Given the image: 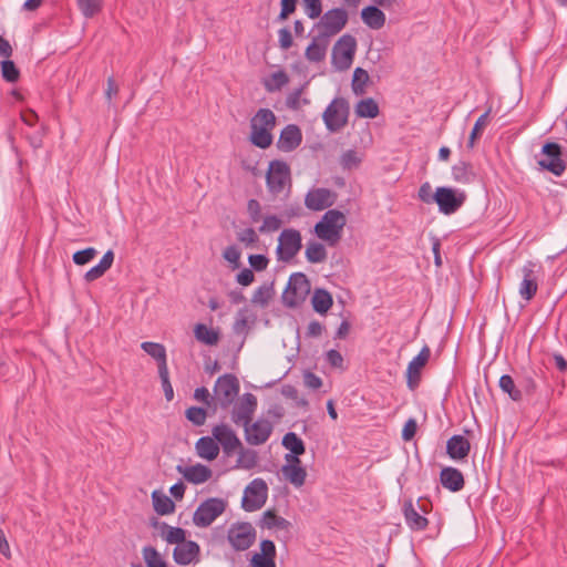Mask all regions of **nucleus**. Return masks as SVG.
<instances>
[{"label": "nucleus", "mask_w": 567, "mask_h": 567, "mask_svg": "<svg viewBox=\"0 0 567 567\" xmlns=\"http://www.w3.org/2000/svg\"><path fill=\"white\" fill-rule=\"evenodd\" d=\"M76 3L86 19L97 16L103 9V0H76Z\"/></svg>", "instance_id": "42"}, {"label": "nucleus", "mask_w": 567, "mask_h": 567, "mask_svg": "<svg viewBox=\"0 0 567 567\" xmlns=\"http://www.w3.org/2000/svg\"><path fill=\"white\" fill-rule=\"evenodd\" d=\"M431 357V350L424 346L419 354L409 363L406 370L408 386L414 390L419 386L421 381L422 369L426 365Z\"/></svg>", "instance_id": "18"}, {"label": "nucleus", "mask_w": 567, "mask_h": 567, "mask_svg": "<svg viewBox=\"0 0 567 567\" xmlns=\"http://www.w3.org/2000/svg\"><path fill=\"white\" fill-rule=\"evenodd\" d=\"M310 292V281L302 272H296L290 276L286 290L282 293V300L286 306L296 308L300 306Z\"/></svg>", "instance_id": "4"}, {"label": "nucleus", "mask_w": 567, "mask_h": 567, "mask_svg": "<svg viewBox=\"0 0 567 567\" xmlns=\"http://www.w3.org/2000/svg\"><path fill=\"white\" fill-rule=\"evenodd\" d=\"M336 202V194L328 188H315L308 192L305 198V205L310 210L320 212Z\"/></svg>", "instance_id": "19"}, {"label": "nucleus", "mask_w": 567, "mask_h": 567, "mask_svg": "<svg viewBox=\"0 0 567 567\" xmlns=\"http://www.w3.org/2000/svg\"><path fill=\"white\" fill-rule=\"evenodd\" d=\"M158 374H159V378L162 381L165 398L167 401H172L174 398V390H173L172 383L169 381L168 368L159 370Z\"/></svg>", "instance_id": "59"}, {"label": "nucleus", "mask_w": 567, "mask_h": 567, "mask_svg": "<svg viewBox=\"0 0 567 567\" xmlns=\"http://www.w3.org/2000/svg\"><path fill=\"white\" fill-rule=\"evenodd\" d=\"M379 105L371 99H364L358 102L355 105V113L359 117L374 118L379 115Z\"/></svg>", "instance_id": "38"}, {"label": "nucleus", "mask_w": 567, "mask_h": 567, "mask_svg": "<svg viewBox=\"0 0 567 567\" xmlns=\"http://www.w3.org/2000/svg\"><path fill=\"white\" fill-rule=\"evenodd\" d=\"M96 254L97 251L95 248L89 247L74 252L72 259L75 265L83 266L90 262L96 256Z\"/></svg>", "instance_id": "53"}, {"label": "nucleus", "mask_w": 567, "mask_h": 567, "mask_svg": "<svg viewBox=\"0 0 567 567\" xmlns=\"http://www.w3.org/2000/svg\"><path fill=\"white\" fill-rule=\"evenodd\" d=\"M179 473H182L183 477L193 484H202L207 482L212 475V470L203 464H196L190 466H178Z\"/></svg>", "instance_id": "24"}, {"label": "nucleus", "mask_w": 567, "mask_h": 567, "mask_svg": "<svg viewBox=\"0 0 567 567\" xmlns=\"http://www.w3.org/2000/svg\"><path fill=\"white\" fill-rule=\"evenodd\" d=\"M252 567H276V561L272 558L264 555L255 554L251 559Z\"/></svg>", "instance_id": "64"}, {"label": "nucleus", "mask_w": 567, "mask_h": 567, "mask_svg": "<svg viewBox=\"0 0 567 567\" xmlns=\"http://www.w3.org/2000/svg\"><path fill=\"white\" fill-rule=\"evenodd\" d=\"M323 121L330 132H338L348 124L349 103L343 97H336L323 112Z\"/></svg>", "instance_id": "6"}, {"label": "nucleus", "mask_w": 567, "mask_h": 567, "mask_svg": "<svg viewBox=\"0 0 567 567\" xmlns=\"http://www.w3.org/2000/svg\"><path fill=\"white\" fill-rule=\"evenodd\" d=\"M326 361L331 368L340 369V370L346 369L344 359L338 350L331 349V350L327 351Z\"/></svg>", "instance_id": "55"}, {"label": "nucleus", "mask_w": 567, "mask_h": 567, "mask_svg": "<svg viewBox=\"0 0 567 567\" xmlns=\"http://www.w3.org/2000/svg\"><path fill=\"white\" fill-rule=\"evenodd\" d=\"M277 117L269 109H259L250 118L249 141L256 147L266 150L272 144V130Z\"/></svg>", "instance_id": "1"}, {"label": "nucleus", "mask_w": 567, "mask_h": 567, "mask_svg": "<svg viewBox=\"0 0 567 567\" xmlns=\"http://www.w3.org/2000/svg\"><path fill=\"white\" fill-rule=\"evenodd\" d=\"M307 16L310 19H317L322 13L321 0H302Z\"/></svg>", "instance_id": "56"}, {"label": "nucleus", "mask_w": 567, "mask_h": 567, "mask_svg": "<svg viewBox=\"0 0 567 567\" xmlns=\"http://www.w3.org/2000/svg\"><path fill=\"white\" fill-rule=\"evenodd\" d=\"M282 445L293 454H305L306 446L303 441L295 433L288 432L282 437Z\"/></svg>", "instance_id": "45"}, {"label": "nucleus", "mask_w": 567, "mask_h": 567, "mask_svg": "<svg viewBox=\"0 0 567 567\" xmlns=\"http://www.w3.org/2000/svg\"><path fill=\"white\" fill-rule=\"evenodd\" d=\"M440 482L451 492H458L465 485L462 472L455 467H444L440 473Z\"/></svg>", "instance_id": "26"}, {"label": "nucleus", "mask_w": 567, "mask_h": 567, "mask_svg": "<svg viewBox=\"0 0 567 567\" xmlns=\"http://www.w3.org/2000/svg\"><path fill=\"white\" fill-rule=\"evenodd\" d=\"M227 539L237 551L248 549L256 540V530L250 523H236L230 526Z\"/></svg>", "instance_id": "10"}, {"label": "nucleus", "mask_w": 567, "mask_h": 567, "mask_svg": "<svg viewBox=\"0 0 567 567\" xmlns=\"http://www.w3.org/2000/svg\"><path fill=\"white\" fill-rule=\"evenodd\" d=\"M499 388L503 392L507 393L513 401H522V390L516 388L514 379L511 375L504 374L499 378Z\"/></svg>", "instance_id": "44"}, {"label": "nucleus", "mask_w": 567, "mask_h": 567, "mask_svg": "<svg viewBox=\"0 0 567 567\" xmlns=\"http://www.w3.org/2000/svg\"><path fill=\"white\" fill-rule=\"evenodd\" d=\"M186 417L196 426L205 424L207 417V411L204 408L190 406L186 410Z\"/></svg>", "instance_id": "50"}, {"label": "nucleus", "mask_w": 567, "mask_h": 567, "mask_svg": "<svg viewBox=\"0 0 567 567\" xmlns=\"http://www.w3.org/2000/svg\"><path fill=\"white\" fill-rule=\"evenodd\" d=\"M194 332L196 339L207 346H215L219 341V333L204 323H198Z\"/></svg>", "instance_id": "37"}, {"label": "nucleus", "mask_w": 567, "mask_h": 567, "mask_svg": "<svg viewBox=\"0 0 567 567\" xmlns=\"http://www.w3.org/2000/svg\"><path fill=\"white\" fill-rule=\"evenodd\" d=\"M357 49V41L350 34L342 35L332 50V62L340 70H347L352 64Z\"/></svg>", "instance_id": "11"}, {"label": "nucleus", "mask_w": 567, "mask_h": 567, "mask_svg": "<svg viewBox=\"0 0 567 567\" xmlns=\"http://www.w3.org/2000/svg\"><path fill=\"white\" fill-rule=\"evenodd\" d=\"M250 267L256 271H264L269 264L268 258L265 255H250L248 257Z\"/></svg>", "instance_id": "62"}, {"label": "nucleus", "mask_w": 567, "mask_h": 567, "mask_svg": "<svg viewBox=\"0 0 567 567\" xmlns=\"http://www.w3.org/2000/svg\"><path fill=\"white\" fill-rule=\"evenodd\" d=\"M308 82L303 83L300 87L295 89L292 92H290L286 99V105L287 107L291 110H299L301 106V95L303 94L305 90L307 89Z\"/></svg>", "instance_id": "51"}, {"label": "nucleus", "mask_w": 567, "mask_h": 567, "mask_svg": "<svg viewBox=\"0 0 567 567\" xmlns=\"http://www.w3.org/2000/svg\"><path fill=\"white\" fill-rule=\"evenodd\" d=\"M329 45V40H323L319 38V34L317 33L313 38L311 43L307 47L305 56L310 62H321L324 60L327 54V49Z\"/></svg>", "instance_id": "28"}, {"label": "nucleus", "mask_w": 567, "mask_h": 567, "mask_svg": "<svg viewBox=\"0 0 567 567\" xmlns=\"http://www.w3.org/2000/svg\"><path fill=\"white\" fill-rule=\"evenodd\" d=\"M260 525L262 528L268 529H287L290 523L286 518L277 515L275 511L268 509L264 513Z\"/></svg>", "instance_id": "35"}, {"label": "nucleus", "mask_w": 567, "mask_h": 567, "mask_svg": "<svg viewBox=\"0 0 567 567\" xmlns=\"http://www.w3.org/2000/svg\"><path fill=\"white\" fill-rule=\"evenodd\" d=\"M542 155L544 156L538 161V165L554 174L555 176H561L567 164L563 158V147L556 142H546L542 148Z\"/></svg>", "instance_id": "5"}, {"label": "nucleus", "mask_w": 567, "mask_h": 567, "mask_svg": "<svg viewBox=\"0 0 567 567\" xmlns=\"http://www.w3.org/2000/svg\"><path fill=\"white\" fill-rule=\"evenodd\" d=\"M492 112V107H488L487 111L482 114L474 124V127L470 134V138L467 142V148L472 150L475 146L476 141L481 137L483 130L488 123V116Z\"/></svg>", "instance_id": "41"}, {"label": "nucleus", "mask_w": 567, "mask_h": 567, "mask_svg": "<svg viewBox=\"0 0 567 567\" xmlns=\"http://www.w3.org/2000/svg\"><path fill=\"white\" fill-rule=\"evenodd\" d=\"M302 142V133L299 126L289 124L282 128L277 142V147L282 152H292Z\"/></svg>", "instance_id": "21"}, {"label": "nucleus", "mask_w": 567, "mask_h": 567, "mask_svg": "<svg viewBox=\"0 0 567 567\" xmlns=\"http://www.w3.org/2000/svg\"><path fill=\"white\" fill-rule=\"evenodd\" d=\"M281 219L276 215H268L264 218L262 225L259 227L260 233L277 231L281 227Z\"/></svg>", "instance_id": "54"}, {"label": "nucleus", "mask_w": 567, "mask_h": 567, "mask_svg": "<svg viewBox=\"0 0 567 567\" xmlns=\"http://www.w3.org/2000/svg\"><path fill=\"white\" fill-rule=\"evenodd\" d=\"M278 240L277 255L282 261L291 260L302 247L300 233L292 228L284 229Z\"/></svg>", "instance_id": "14"}, {"label": "nucleus", "mask_w": 567, "mask_h": 567, "mask_svg": "<svg viewBox=\"0 0 567 567\" xmlns=\"http://www.w3.org/2000/svg\"><path fill=\"white\" fill-rule=\"evenodd\" d=\"M536 267V262L528 261L522 268L523 280L519 287V295L526 301L532 300L538 291V271Z\"/></svg>", "instance_id": "16"}, {"label": "nucleus", "mask_w": 567, "mask_h": 567, "mask_svg": "<svg viewBox=\"0 0 567 567\" xmlns=\"http://www.w3.org/2000/svg\"><path fill=\"white\" fill-rule=\"evenodd\" d=\"M237 239L247 247L254 246L259 241L256 230L251 227L244 229L237 235Z\"/></svg>", "instance_id": "57"}, {"label": "nucleus", "mask_w": 567, "mask_h": 567, "mask_svg": "<svg viewBox=\"0 0 567 567\" xmlns=\"http://www.w3.org/2000/svg\"><path fill=\"white\" fill-rule=\"evenodd\" d=\"M215 441L220 444L225 454L230 456L238 447H241V442L236 433L226 424H218L212 430Z\"/></svg>", "instance_id": "17"}, {"label": "nucleus", "mask_w": 567, "mask_h": 567, "mask_svg": "<svg viewBox=\"0 0 567 567\" xmlns=\"http://www.w3.org/2000/svg\"><path fill=\"white\" fill-rule=\"evenodd\" d=\"M152 499L154 509L159 515H168L175 509L174 502L167 495L158 491L152 493Z\"/></svg>", "instance_id": "34"}, {"label": "nucleus", "mask_w": 567, "mask_h": 567, "mask_svg": "<svg viewBox=\"0 0 567 567\" xmlns=\"http://www.w3.org/2000/svg\"><path fill=\"white\" fill-rule=\"evenodd\" d=\"M319 21L315 24V30L320 39L330 40L337 35L348 23V12L342 8L328 10L319 17Z\"/></svg>", "instance_id": "3"}, {"label": "nucleus", "mask_w": 567, "mask_h": 567, "mask_svg": "<svg viewBox=\"0 0 567 567\" xmlns=\"http://www.w3.org/2000/svg\"><path fill=\"white\" fill-rule=\"evenodd\" d=\"M239 389L238 379L231 373H226L217 379L214 386V398L221 408L227 409L238 395Z\"/></svg>", "instance_id": "9"}, {"label": "nucleus", "mask_w": 567, "mask_h": 567, "mask_svg": "<svg viewBox=\"0 0 567 567\" xmlns=\"http://www.w3.org/2000/svg\"><path fill=\"white\" fill-rule=\"evenodd\" d=\"M281 471L284 476L295 486L300 487L305 484L307 472L301 465H284Z\"/></svg>", "instance_id": "33"}, {"label": "nucleus", "mask_w": 567, "mask_h": 567, "mask_svg": "<svg viewBox=\"0 0 567 567\" xmlns=\"http://www.w3.org/2000/svg\"><path fill=\"white\" fill-rule=\"evenodd\" d=\"M361 18L371 29L379 30L385 24V14L375 6H368L362 9Z\"/></svg>", "instance_id": "29"}, {"label": "nucleus", "mask_w": 567, "mask_h": 567, "mask_svg": "<svg viewBox=\"0 0 567 567\" xmlns=\"http://www.w3.org/2000/svg\"><path fill=\"white\" fill-rule=\"evenodd\" d=\"M519 383L522 386V393L524 392L528 396H532L536 393L538 386L533 375H524Z\"/></svg>", "instance_id": "61"}, {"label": "nucleus", "mask_w": 567, "mask_h": 567, "mask_svg": "<svg viewBox=\"0 0 567 567\" xmlns=\"http://www.w3.org/2000/svg\"><path fill=\"white\" fill-rule=\"evenodd\" d=\"M267 484L261 478L254 480L245 489L241 506L246 512L260 509L267 501Z\"/></svg>", "instance_id": "13"}, {"label": "nucleus", "mask_w": 567, "mask_h": 567, "mask_svg": "<svg viewBox=\"0 0 567 567\" xmlns=\"http://www.w3.org/2000/svg\"><path fill=\"white\" fill-rule=\"evenodd\" d=\"M278 42L281 50H289L293 45V39L289 28L278 30Z\"/></svg>", "instance_id": "60"}, {"label": "nucleus", "mask_w": 567, "mask_h": 567, "mask_svg": "<svg viewBox=\"0 0 567 567\" xmlns=\"http://www.w3.org/2000/svg\"><path fill=\"white\" fill-rule=\"evenodd\" d=\"M245 427V437L250 445L264 444L272 432V425L268 420H257L254 423H249Z\"/></svg>", "instance_id": "20"}, {"label": "nucleus", "mask_w": 567, "mask_h": 567, "mask_svg": "<svg viewBox=\"0 0 567 567\" xmlns=\"http://www.w3.org/2000/svg\"><path fill=\"white\" fill-rule=\"evenodd\" d=\"M434 197L440 212L445 215L456 213L466 200L465 193L457 192L450 187H437Z\"/></svg>", "instance_id": "12"}, {"label": "nucleus", "mask_w": 567, "mask_h": 567, "mask_svg": "<svg viewBox=\"0 0 567 567\" xmlns=\"http://www.w3.org/2000/svg\"><path fill=\"white\" fill-rule=\"evenodd\" d=\"M289 75L284 70L271 73L268 78L262 80L265 90L269 93L280 91L289 83Z\"/></svg>", "instance_id": "32"}, {"label": "nucleus", "mask_w": 567, "mask_h": 567, "mask_svg": "<svg viewBox=\"0 0 567 567\" xmlns=\"http://www.w3.org/2000/svg\"><path fill=\"white\" fill-rule=\"evenodd\" d=\"M298 0H281L280 1V12L278 14L279 21H285L289 18L290 14L295 13L297 9Z\"/></svg>", "instance_id": "58"}, {"label": "nucleus", "mask_w": 567, "mask_h": 567, "mask_svg": "<svg viewBox=\"0 0 567 567\" xmlns=\"http://www.w3.org/2000/svg\"><path fill=\"white\" fill-rule=\"evenodd\" d=\"M311 302L319 313H326L333 305L332 296L324 289H316Z\"/></svg>", "instance_id": "36"}, {"label": "nucleus", "mask_w": 567, "mask_h": 567, "mask_svg": "<svg viewBox=\"0 0 567 567\" xmlns=\"http://www.w3.org/2000/svg\"><path fill=\"white\" fill-rule=\"evenodd\" d=\"M143 558L147 567H167L161 554L153 546L143 548Z\"/></svg>", "instance_id": "47"}, {"label": "nucleus", "mask_w": 567, "mask_h": 567, "mask_svg": "<svg viewBox=\"0 0 567 567\" xmlns=\"http://www.w3.org/2000/svg\"><path fill=\"white\" fill-rule=\"evenodd\" d=\"M471 451L470 441L463 435H453L446 442V453L452 460H464Z\"/></svg>", "instance_id": "23"}, {"label": "nucleus", "mask_w": 567, "mask_h": 567, "mask_svg": "<svg viewBox=\"0 0 567 567\" xmlns=\"http://www.w3.org/2000/svg\"><path fill=\"white\" fill-rule=\"evenodd\" d=\"M369 81V73L362 68H357L351 84L353 93L358 96L365 94Z\"/></svg>", "instance_id": "39"}, {"label": "nucleus", "mask_w": 567, "mask_h": 567, "mask_svg": "<svg viewBox=\"0 0 567 567\" xmlns=\"http://www.w3.org/2000/svg\"><path fill=\"white\" fill-rule=\"evenodd\" d=\"M199 555V546L196 542L185 540L177 545L173 551V558L178 565H188Z\"/></svg>", "instance_id": "22"}, {"label": "nucleus", "mask_w": 567, "mask_h": 567, "mask_svg": "<svg viewBox=\"0 0 567 567\" xmlns=\"http://www.w3.org/2000/svg\"><path fill=\"white\" fill-rule=\"evenodd\" d=\"M1 73L2 78L9 83H14L20 79V71L10 59L1 62Z\"/></svg>", "instance_id": "49"}, {"label": "nucleus", "mask_w": 567, "mask_h": 567, "mask_svg": "<svg viewBox=\"0 0 567 567\" xmlns=\"http://www.w3.org/2000/svg\"><path fill=\"white\" fill-rule=\"evenodd\" d=\"M346 223L347 218L342 212L329 209L324 213L321 220L316 224L315 234L329 246L334 247L342 237Z\"/></svg>", "instance_id": "2"}, {"label": "nucleus", "mask_w": 567, "mask_h": 567, "mask_svg": "<svg viewBox=\"0 0 567 567\" xmlns=\"http://www.w3.org/2000/svg\"><path fill=\"white\" fill-rule=\"evenodd\" d=\"M340 163L343 169L351 171L359 166L361 159L354 150H349L342 154Z\"/></svg>", "instance_id": "52"}, {"label": "nucleus", "mask_w": 567, "mask_h": 567, "mask_svg": "<svg viewBox=\"0 0 567 567\" xmlns=\"http://www.w3.org/2000/svg\"><path fill=\"white\" fill-rule=\"evenodd\" d=\"M290 181V167L286 162L274 159L269 163L266 182L270 193L280 194Z\"/></svg>", "instance_id": "8"}, {"label": "nucleus", "mask_w": 567, "mask_h": 567, "mask_svg": "<svg viewBox=\"0 0 567 567\" xmlns=\"http://www.w3.org/2000/svg\"><path fill=\"white\" fill-rule=\"evenodd\" d=\"M164 538L168 544H177L186 540V532L181 527H172L166 524L163 525Z\"/></svg>", "instance_id": "48"}, {"label": "nucleus", "mask_w": 567, "mask_h": 567, "mask_svg": "<svg viewBox=\"0 0 567 567\" xmlns=\"http://www.w3.org/2000/svg\"><path fill=\"white\" fill-rule=\"evenodd\" d=\"M274 293L275 291L272 286L262 285L255 290L251 302L260 307H266L272 299Z\"/></svg>", "instance_id": "46"}, {"label": "nucleus", "mask_w": 567, "mask_h": 567, "mask_svg": "<svg viewBox=\"0 0 567 567\" xmlns=\"http://www.w3.org/2000/svg\"><path fill=\"white\" fill-rule=\"evenodd\" d=\"M141 348L156 360L158 371L167 368L166 349L162 343L145 341Z\"/></svg>", "instance_id": "31"}, {"label": "nucleus", "mask_w": 567, "mask_h": 567, "mask_svg": "<svg viewBox=\"0 0 567 567\" xmlns=\"http://www.w3.org/2000/svg\"><path fill=\"white\" fill-rule=\"evenodd\" d=\"M196 450L198 455L202 458L213 461L219 454L218 443L215 441L214 436H203L196 443Z\"/></svg>", "instance_id": "30"}, {"label": "nucleus", "mask_w": 567, "mask_h": 567, "mask_svg": "<svg viewBox=\"0 0 567 567\" xmlns=\"http://www.w3.org/2000/svg\"><path fill=\"white\" fill-rule=\"evenodd\" d=\"M247 212L251 223H258L261 218V206L257 199H249L247 203Z\"/></svg>", "instance_id": "63"}, {"label": "nucleus", "mask_w": 567, "mask_h": 567, "mask_svg": "<svg viewBox=\"0 0 567 567\" xmlns=\"http://www.w3.org/2000/svg\"><path fill=\"white\" fill-rule=\"evenodd\" d=\"M257 408V399L251 393H245L231 412V420L237 425H247L252 421Z\"/></svg>", "instance_id": "15"}, {"label": "nucleus", "mask_w": 567, "mask_h": 567, "mask_svg": "<svg viewBox=\"0 0 567 567\" xmlns=\"http://www.w3.org/2000/svg\"><path fill=\"white\" fill-rule=\"evenodd\" d=\"M306 258L309 262L319 264L327 259V250L324 246L317 241H311L306 248Z\"/></svg>", "instance_id": "40"}, {"label": "nucleus", "mask_w": 567, "mask_h": 567, "mask_svg": "<svg viewBox=\"0 0 567 567\" xmlns=\"http://www.w3.org/2000/svg\"><path fill=\"white\" fill-rule=\"evenodd\" d=\"M239 455L236 462V468L251 470L257 465V453L252 450H245L243 446L238 447Z\"/></svg>", "instance_id": "43"}, {"label": "nucleus", "mask_w": 567, "mask_h": 567, "mask_svg": "<svg viewBox=\"0 0 567 567\" xmlns=\"http://www.w3.org/2000/svg\"><path fill=\"white\" fill-rule=\"evenodd\" d=\"M451 173L453 179L460 184H470L477 177L473 164L467 161H460L458 163L454 164L452 166Z\"/></svg>", "instance_id": "27"}, {"label": "nucleus", "mask_w": 567, "mask_h": 567, "mask_svg": "<svg viewBox=\"0 0 567 567\" xmlns=\"http://www.w3.org/2000/svg\"><path fill=\"white\" fill-rule=\"evenodd\" d=\"M402 511L406 525L410 527V529L414 532H421L427 527V518L419 514L411 499L404 502Z\"/></svg>", "instance_id": "25"}, {"label": "nucleus", "mask_w": 567, "mask_h": 567, "mask_svg": "<svg viewBox=\"0 0 567 567\" xmlns=\"http://www.w3.org/2000/svg\"><path fill=\"white\" fill-rule=\"evenodd\" d=\"M227 503L223 498L212 497L204 501L195 511L193 522L197 527H208L226 509Z\"/></svg>", "instance_id": "7"}]
</instances>
